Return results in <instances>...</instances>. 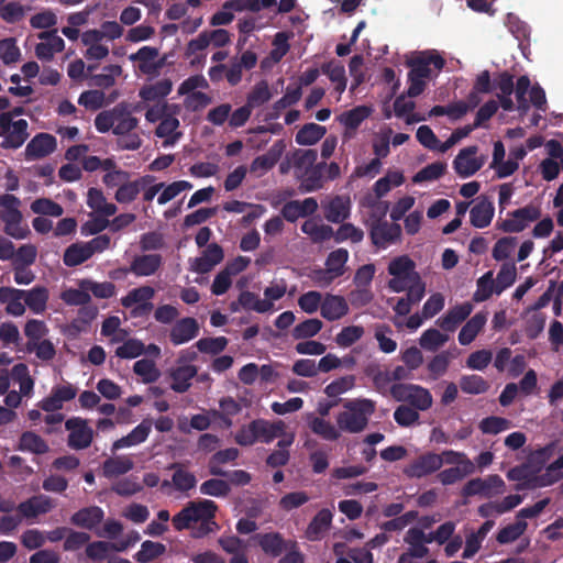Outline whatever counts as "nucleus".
Returning <instances> with one entry per match:
<instances>
[{"label":"nucleus","mask_w":563,"mask_h":563,"mask_svg":"<svg viewBox=\"0 0 563 563\" xmlns=\"http://www.w3.org/2000/svg\"><path fill=\"white\" fill-rule=\"evenodd\" d=\"M217 510V504L210 499L189 501L173 517L172 523L176 531L191 529L192 537L203 538L219 529L214 520Z\"/></svg>","instance_id":"obj_1"},{"label":"nucleus","mask_w":563,"mask_h":563,"mask_svg":"<svg viewBox=\"0 0 563 563\" xmlns=\"http://www.w3.org/2000/svg\"><path fill=\"white\" fill-rule=\"evenodd\" d=\"M272 98V92L266 80H261L254 85L252 90L246 97V104L253 110L268 102Z\"/></svg>","instance_id":"obj_52"},{"label":"nucleus","mask_w":563,"mask_h":563,"mask_svg":"<svg viewBox=\"0 0 563 563\" xmlns=\"http://www.w3.org/2000/svg\"><path fill=\"white\" fill-rule=\"evenodd\" d=\"M158 48L152 46H143L136 53L130 55L132 62H139V69L143 74H154L162 67L163 63H155L154 59L158 57Z\"/></svg>","instance_id":"obj_28"},{"label":"nucleus","mask_w":563,"mask_h":563,"mask_svg":"<svg viewBox=\"0 0 563 563\" xmlns=\"http://www.w3.org/2000/svg\"><path fill=\"white\" fill-rule=\"evenodd\" d=\"M409 67L407 96L416 98L420 96L426 87L427 79L431 77V66L437 71H441L445 66V59L437 49H426L416 52L410 58L406 60Z\"/></svg>","instance_id":"obj_2"},{"label":"nucleus","mask_w":563,"mask_h":563,"mask_svg":"<svg viewBox=\"0 0 563 563\" xmlns=\"http://www.w3.org/2000/svg\"><path fill=\"white\" fill-rule=\"evenodd\" d=\"M132 468L133 462L126 456L109 457L102 464V474L107 478H112L126 474Z\"/></svg>","instance_id":"obj_44"},{"label":"nucleus","mask_w":563,"mask_h":563,"mask_svg":"<svg viewBox=\"0 0 563 563\" xmlns=\"http://www.w3.org/2000/svg\"><path fill=\"white\" fill-rule=\"evenodd\" d=\"M390 396L399 402L419 411H427L432 407L433 397L430 390L417 384L395 383L389 388Z\"/></svg>","instance_id":"obj_5"},{"label":"nucleus","mask_w":563,"mask_h":563,"mask_svg":"<svg viewBox=\"0 0 563 563\" xmlns=\"http://www.w3.org/2000/svg\"><path fill=\"white\" fill-rule=\"evenodd\" d=\"M371 114V109L366 106H357L349 111L341 113L338 118L339 122L347 130L345 136L351 137L364 120Z\"/></svg>","instance_id":"obj_31"},{"label":"nucleus","mask_w":563,"mask_h":563,"mask_svg":"<svg viewBox=\"0 0 563 563\" xmlns=\"http://www.w3.org/2000/svg\"><path fill=\"white\" fill-rule=\"evenodd\" d=\"M103 517L104 512L100 507L90 506L75 512L70 520L77 527L92 530L103 520Z\"/></svg>","instance_id":"obj_29"},{"label":"nucleus","mask_w":563,"mask_h":563,"mask_svg":"<svg viewBox=\"0 0 563 563\" xmlns=\"http://www.w3.org/2000/svg\"><path fill=\"white\" fill-rule=\"evenodd\" d=\"M125 549H126L125 543L117 545L114 543H109L106 541H95L87 545L86 554L91 560L101 561L108 556L109 552H111V551L122 552Z\"/></svg>","instance_id":"obj_48"},{"label":"nucleus","mask_w":563,"mask_h":563,"mask_svg":"<svg viewBox=\"0 0 563 563\" xmlns=\"http://www.w3.org/2000/svg\"><path fill=\"white\" fill-rule=\"evenodd\" d=\"M517 277V268L514 262L504 263L497 274L495 280L497 286V295H500L505 289L510 287Z\"/></svg>","instance_id":"obj_64"},{"label":"nucleus","mask_w":563,"mask_h":563,"mask_svg":"<svg viewBox=\"0 0 563 563\" xmlns=\"http://www.w3.org/2000/svg\"><path fill=\"white\" fill-rule=\"evenodd\" d=\"M165 552V544L146 540L141 544V549L134 554V560L139 563H148L159 558Z\"/></svg>","instance_id":"obj_50"},{"label":"nucleus","mask_w":563,"mask_h":563,"mask_svg":"<svg viewBox=\"0 0 563 563\" xmlns=\"http://www.w3.org/2000/svg\"><path fill=\"white\" fill-rule=\"evenodd\" d=\"M31 211L38 216L60 217L64 208L49 198H37L31 206Z\"/></svg>","instance_id":"obj_60"},{"label":"nucleus","mask_w":563,"mask_h":563,"mask_svg":"<svg viewBox=\"0 0 563 563\" xmlns=\"http://www.w3.org/2000/svg\"><path fill=\"white\" fill-rule=\"evenodd\" d=\"M19 448L22 451H29L35 454H44L48 451V445L45 440L32 431L22 433Z\"/></svg>","instance_id":"obj_56"},{"label":"nucleus","mask_w":563,"mask_h":563,"mask_svg":"<svg viewBox=\"0 0 563 563\" xmlns=\"http://www.w3.org/2000/svg\"><path fill=\"white\" fill-rule=\"evenodd\" d=\"M90 249L86 242L70 244L64 252L63 262L68 267L81 265L91 257Z\"/></svg>","instance_id":"obj_37"},{"label":"nucleus","mask_w":563,"mask_h":563,"mask_svg":"<svg viewBox=\"0 0 563 563\" xmlns=\"http://www.w3.org/2000/svg\"><path fill=\"white\" fill-rule=\"evenodd\" d=\"M162 265L163 256L161 254H142L133 257L130 271L137 277H148L155 275Z\"/></svg>","instance_id":"obj_17"},{"label":"nucleus","mask_w":563,"mask_h":563,"mask_svg":"<svg viewBox=\"0 0 563 563\" xmlns=\"http://www.w3.org/2000/svg\"><path fill=\"white\" fill-rule=\"evenodd\" d=\"M198 333L199 324L197 320L191 317H186L176 321L169 332V339L174 345H180L195 339Z\"/></svg>","instance_id":"obj_18"},{"label":"nucleus","mask_w":563,"mask_h":563,"mask_svg":"<svg viewBox=\"0 0 563 563\" xmlns=\"http://www.w3.org/2000/svg\"><path fill=\"white\" fill-rule=\"evenodd\" d=\"M325 166V162L317 164L313 168L305 170L303 177L300 184V190L302 192H312L322 187V168Z\"/></svg>","instance_id":"obj_53"},{"label":"nucleus","mask_w":563,"mask_h":563,"mask_svg":"<svg viewBox=\"0 0 563 563\" xmlns=\"http://www.w3.org/2000/svg\"><path fill=\"white\" fill-rule=\"evenodd\" d=\"M168 470H174L172 482L176 490L188 492L196 487L197 478L194 473L187 471L184 464L173 463Z\"/></svg>","instance_id":"obj_36"},{"label":"nucleus","mask_w":563,"mask_h":563,"mask_svg":"<svg viewBox=\"0 0 563 563\" xmlns=\"http://www.w3.org/2000/svg\"><path fill=\"white\" fill-rule=\"evenodd\" d=\"M323 327L321 320L312 318L298 323L291 331L295 340H305L317 335Z\"/></svg>","instance_id":"obj_61"},{"label":"nucleus","mask_w":563,"mask_h":563,"mask_svg":"<svg viewBox=\"0 0 563 563\" xmlns=\"http://www.w3.org/2000/svg\"><path fill=\"white\" fill-rule=\"evenodd\" d=\"M103 73L91 76V85L99 88H110L115 82V77L120 76L122 68L120 65H107Z\"/></svg>","instance_id":"obj_62"},{"label":"nucleus","mask_w":563,"mask_h":563,"mask_svg":"<svg viewBox=\"0 0 563 563\" xmlns=\"http://www.w3.org/2000/svg\"><path fill=\"white\" fill-rule=\"evenodd\" d=\"M332 512L323 508L312 518L306 530V537L311 541L322 539L323 533L332 523Z\"/></svg>","instance_id":"obj_33"},{"label":"nucleus","mask_w":563,"mask_h":563,"mask_svg":"<svg viewBox=\"0 0 563 563\" xmlns=\"http://www.w3.org/2000/svg\"><path fill=\"white\" fill-rule=\"evenodd\" d=\"M321 71L329 77V79L336 85L335 90L342 92L346 87V76L344 66L336 60L324 63L321 66Z\"/></svg>","instance_id":"obj_49"},{"label":"nucleus","mask_w":563,"mask_h":563,"mask_svg":"<svg viewBox=\"0 0 563 563\" xmlns=\"http://www.w3.org/2000/svg\"><path fill=\"white\" fill-rule=\"evenodd\" d=\"M172 80L168 78H164L154 84L143 86L139 91V96L143 101H157L158 103L161 100H163L166 96H168L172 92Z\"/></svg>","instance_id":"obj_32"},{"label":"nucleus","mask_w":563,"mask_h":563,"mask_svg":"<svg viewBox=\"0 0 563 563\" xmlns=\"http://www.w3.org/2000/svg\"><path fill=\"white\" fill-rule=\"evenodd\" d=\"M57 146L55 136L48 133L36 134L25 147L26 159H38L52 154Z\"/></svg>","instance_id":"obj_15"},{"label":"nucleus","mask_w":563,"mask_h":563,"mask_svg":"<svg viewBox=\"0 0 563 563\" xmlns=\"http://www.w3.org/2000/svg\"><path fill=\"white\" fill-rule=\"evenodd\" d=\"M155 295V290L151 286H141L128 292L126 296L121 298V305L124 308H131L137 303L133 309V316H143L153 309V303L150 301Z\"/></svg>","instance_id":"obj_14"},{"label":"nucleus","mask_w":563,"mask_h":563,"mask_svg":"<svg viewBox=\"0 0 563 563\" xmlns=\"http://www.w3.org/2000/svg\"><path fill=\"white\" fill-rule=\"evenodd\" d=\"M527 528L528 523L525 520H517L501 528L496 536V541L499 544L515 542L526 532Z\"/></svg>","instance_id":"obj_51"},{"label":"nucleus","mask_w":563,"mask_h":563,"mask_svg":"<svg viewBox=\"0 0 563 563\" xmlns=\"http://www.w3.org/2000/svg\"><path fill=\"white\" fill-rule=\"evenodd\" d=\"M133 372L142 378L144 384H152L161 376V372L156 367L154 361L148 358L136 361L133 365Z\"/></svg>","instance_id":"obj_58"},{"label":"nucleus","mask_w":563,"mask_h":563,"mask_svg":"<svg viewBox=\"0 0 563 563\" xmlns=\"http://www.w3.org/2000/svg\"><path fill=\"white\" fill-rule=\"evenodd\" d=\"M207 87H208V82H207L206 78L201 75H196V76H191V77L187 78L186 80H184L180 84V86L178 88V93L187 95L189 92H192L191 93L192 99L200 101L202 104H206L209 101L208 96L205 92L194 91V90L197 88H207Z\"/></svg>","instance_id":"obj_42"},{"label":"nucleus","mask_w":563,"mask_h":563,"mask_svg":"<svg viewBox=\"0 0 563 563\" xmlns=\"http://www.w3.org/2000/svg\"><path fill=\"white\" fill-rule=\"evenodd\" d=\"M472 305L464 302L450 309L444 316L438 319L439 327L448 332L454 331L460 323L467 319L472 312Z\"/></svg>","instance_id":"obj_26"},{"label":"nucleus","mask_w":563,"mask_h":563,"mask_svg":"<svg viewBox=\"0 0 563 563\" xmlns=\"http://www.w3.org/2000/svg\"><path fill=\"white\" fill-rule=\"evenodd\" d=\"M20 206L21 200L16 196L12 194L0 196V220L4 223V232L16 240L25 239L30 233L27 225H22L23 214Z\"/></svg>","instance_id":"obj_4"},{"label":"nucleus","mask_w":563,"mask_h":563,"mask_svg":"<svg viewBox=\"0 0 563 563\" xmlns=\"http://www.w3.org/2000/svg\"><path fill=\"white\" fill-rule=\"evenodd\" d=\"M443 465L442 455L428 452L408 464L404 473L410 478H422L439 471Z\"/></svg>","instance_id":"obj_12"},{"label":"nucleus","mask_w":563,"mask_h":563,"mask_svg":"<svg viewBox=\"0 0 563 563\" xmlns=\"http://www.w3.org/2000/svg\"><path fill=\"white\" fill-rule=\"evenodd\" d=\"M478 152L476 145L462 148L453 161V168L463 178L471 177L484 165V157H475Z\"/></svg>","instance_id":"obj_13"},{"label":"nucleus","mask_w":563,"mask_h":563,"mask_svg":"<svg viewBox=\"0 0 563 563\" xmlns=\"http://www.w3.org/2000/svg\"><path fill=\"white\" fill-rule=\"evenodd\" d=\"M154 177L146 175L140 177L136 180L129 181V179L122 184L115 191L114 198L119 203H130L136 199L140 191L145 188L146 185L152 183Z\"/></svg>","instance_id":"obj_27"},{"label":"nucleus","mask_w":563,"mask_h":563,"mask_svg":"<svg viewBox=\"0 0 563 563\" xmlns=\"http://www.w3.org/2000/svg\"><path fill=\"white\" fill-rule=\"evenodd\" d=\"M407 91L398 96L394 102V111L396 117L398 118H406V122L408 124L420 122L423 120L422 117H419L416 113H412V111L416 108V103L412 100H407Z\"/></svg>","instance_id":"obj_47"},{"label":"nucleus","mask_w":563,"mask_h":563,"mask_svg":"<svg viewBox=\"0 0 563 563\" xmlns=\"http://www.w3.org/2000/svg\"><path fill=\"white\" fill-rule=\"evenodd\" d=\"M49 291L45 286L36 285L24 290V303L33 313L41 314L47 308Z\"/></svg>","instance_id":"obj_30"},{"label":"nucleus","mask_w":563,"mask_h":563,"mask_svg":"<svg viewBox=\"0 0 563 563\" xmlns=\"http://www.w3.org/2000/svg\"><path fill=\"white\" fill-rule=\"evenodd\" d=\"M448 340V334L440 332L438 329L430 328L421 334L419 344L426 351L435 352L443 346Z\"/></svg>","instance_id":"obj_54"},{"label":"nucleus","mask_w":563,"mask_h":563,"mask_svg":"<svg viewBox=\"0 0 563 563\" xmlns=\"http://www.w3.org/2000/svg\"><path fill=\"white\" fill-rule=\"evenodd\" d=\"M65 428L69 431L67 445L73 450H85L90 446L93 440V430L88 421L80 417H73L66 420Z\"/></svg>","instance_id":"obj_10"},{"label":"nucleus","mask_w":563,"mask_h":563,"mask_svg":"<svg viewBox=\"0 0 563 563\" xmlns=\"http://www.w3.org/2000/svg\"><path fill=\"white\" fill-rule=\"evenodd\" d=\"M239 450L235 448H229L216 452L209 462V472L214 476H227L228 472L223 471L220 465L233 462L239 456Z\"/></svg>","instance_id":"obj_43"},{"label":"nucleus","mask_w":563,"mask_h":563,"mask_svg":"<svg viewBox=\"0 0 563 563\" xmlns=\"http://www.w3.org/2000/svg\"><path fill=\"white\" fill-rule=\"evenodd\" d=\"M258 545L264 553L273 558L279 556L287 549L284 538L278 532L258 534Z\"/></svg>","instance_id":"obj_41"},{"label":"nucleus","mask_w":563,"mask_h":563,"mask_svg":"<svg viewBox=\"0 0 563 563\" xmlns=\"http://www.w3.org/2000/svg\"><path fill=\"white\" fill-rule=\"evenodd\" d=\"M459 386L464 394L482 395L489 390L490 383L481 375L467 374L461 376Z\"/></svg>","instance_id":"obj_40"},{"label":"nucleus","mask_w":563,"mask_h":563,"mask_svg":"<svg viewBox=\"0 0 563 563\" xmlns=\"http://www.w3.org/2000/svg\"><path fill=\"white\" fill-rule=\"evenodd\" d=\"M23 331L27 338L25 346H30L32 343L44 340L49 330L43 320L30 319L25 322Z\"/></svg>","instance_id":"obj_59"},{"label":"nucleus","mask_w":563,"mask_h":563,"mask_svg":"<svg viewBox=\"0 0 563 563\" xmlns=\"http://www.w3.org/2000/svg\"><path fill=\"white\" fill-rule=\"evenodd\" d=\"M115 112L118 115H115L113 134L125 135L137 128L139 120L130 113L125 104L115 106Z\"/></svg>","instance_id":"obj_38"},{"label":"nucleus","mask_w":563,"mask_h":563,"mask_svg":"<svg viewBox=\"0 0 563 563\" xmlns=\"http://www.w3.org/2000/svg\"><path fill=\"white\" fill-rule=\"evenodd\" d=\"M53 508L52 499L45 495L33 496L16 507V511L21 519H33L38 515L46 514Z\"/></svg>","instance_id":"obj_19"},{"label":"nucleus","mask_w":563,"mask_h":563,"mask_svg":"<svg viewBox=\"0 0 563 563\" xmlns=\"http://www.w3.org/2000/svg\"><path fill=\"white\" fill-rule=\"evenodd\" d=\"M487 321L486 314L477 312L461 329L459 333V342L462 345L471 344L477 334L482 331Z\"/></svg>","instance_id":"obj_35"},{"label":"nucleus","mask_w":563,"mask_h":563,"mask_svg":"<svg viewBox=\"0 0 563 563\" xmlns=\"http://www.w3.org/2000/svg\"><path fill=\"white\" fill-rule=\"evenodd\" d=\"M344 410L336 416V424L341 431L360 433L364 431L369 418L375 413L376 402L368 398L345 399Z\"/></svg>","instance_id":"obj_3"},{"label":"nucleus","mask_w":563,"mask_h":563,"mask_svg":"<svg viewBox=\"0 0 563 563\" xmlns=\"http://www.w3.org/2000/svg\"><path fill=\"white\" fill-rule=\"evenodd\" d=\"M493 276V271H488L477 279V288L473 295V300L475 302L486 301L492 297L494 292L497 294V286Z\"/></svg>","instance_id":"obj_46"},{"label":"nucleus","mask_w":563,"mask_h":563,"mask_svg":"<svg viewBox=\"0 0 563 563\" xmlns=\"http://www.w3.org/2000/svg\"><path fill=\"white\" fill-rule=\"evenodd\" d=\"M255 420L258 440H261L264 443H271L274 439L285 433V422L282 420H277L274 422H271L265 419Z\"/></svg>","instance_id":"obj_39"},{"label":"nucleus","mask_w":563,"mask_h":563,"mask_svg":"<svg viewBox=\"0 0 563 563\" xmlns=\"http://www.w3.org/2000/svg\"><path fill=\"white\" fill-rule=\"evenodd\" d=\"M152 430V421L144 419L137 424L129 434L122 437L113 442L112 451H118L123 448L134 446L146 441Z\"/></svg>","instance_id":"obj_24"},{"label":"nucleus","mask_w":563,"mask_h":563,"mask_svg":"<svg viewBox=\"0 0 563 563\" xmlns=\"http://www.w3.org/2000/svg\"><path fill=\"white\" fill-rule=\"evenodd\" d=\"M321 316L328 321H335L349 313V305L340 295L327 294L322 299Z\"/></svg>","instance_id":"obj_23"},{"label":"nucleus","mask_w":563,"mask_h":563,"mask_svg":"<svg viewBox=\"0 0 563 563\" xmlns=\"http://www.w3.org/2000/svg\"><path fill=\"white\" fill-rule=\"evenodd\" d=\"M510 218L498 221L497 228L506 233H519L541 217V208L539 205L529 203L523 208H519L508 212Z\"/></svg>","instance_id":"obj_9"},{"label":"nucleus","mask_w":563,"mask_h":563,"mask_svg":"<svg viewBox=\"0 0 563 563\" xmlns=\"http://www.w3.org/2000/svg\"><path fill=\"white\" fill-rule=\"evenodd\" d=\"M27 121L19 119L11 121L9 114H0V135L3 141L0 146L4 150H18L29 137Z\"/></svg>","instance_id":"obj_8"},{"label":"nucleus","mask_w":563,"mask_h":563,"mask_svg":"<svg viewBox=\"0 0 563 563\" xmlns=\"http://www.w3.org/2000/svg\"><path fill=\"white\" fill-rule=\"evenodd\" d=\"M504 479L497 474H490L485 478L476 477L470 479L462 488V496L465 498L479 496L483 498H493L505 492Z\"/></svg>","instance_id":"obj_7"},{"label":"nucleus","mask_w":563,"mask_h":563,"mask_svg":"<svg viewBox=\"0 0 563 563\" xmlns=\"http://www.w3.org/2000/svg\"><path fill=\"white\" fill-rule=\"evenodd\" d=\"M387 271L393 276L388 280V288L395 292L405 291L409 282L419 279V273L416 272V263L407 255L391 260Z\"/></svg>","instance_id":"obj_6"},{"label":"nucleus","mask_w":563,"mask_h":563,"mask_svg":"<svg viewBox=\"0 0 563 563\" xmlns=\"http://www.w3.org/2000/svg\"><path fill=\"white\" fill-rule=\"evenodd\" d=\"M327 133V129L317 123L305 124L296 134V143L299 145H313Z\"/></svg>","instance_id":"obj_45"},{"label":"nucleus","mask_w":563,"mask_h":563,"mask_svg":"<svg viewBox=\"0 0 563 563\" xmlns=\"http://www.w3.org/2000/svg\"><path fill=\"white\" fill-rule=\"evenodd\" d=\"M240 305L247 310H254L260 313L267 312L273 308V302L260 299L254 292L242 291L239 296Z\"/></svg>","instance_id":"obj_63"},{"label":"nucleus","mask_w":563,"mask_h":563,"mask_svg":"<svg viewBox=\"0 0 563 563\" xmlns=\"http://www.w3.org/2000/svg\"><path fill=\"white\" fill-rule=\"evenodd\" d=\"M368 229L371 241L377 249L388 247L396 243L401 235L400 225L388 221H372Z\"/></svg>","instance_id":"obj_11"},{"label":"nucleus","mask_w":563,"mask_h":563,"mask_svg":"<svg viewBox=\"0 0 563 563\" xmlns=\"http://www.w3.org/2000/svg\"><path fill=\"white\" fill-rule=\"evenodd\" d=\"M351 200L349 197L335 196L324 206V217L329 222L341 223L350 217Z\"/></svg>","instance_id":"obj_25"},{"label":"nucleus","mask_w":563,"mask_h":563,"mask_svg":"<svg viewBox=\"0 0 563 563\" xmlns=\"http://www.w3.org/2000/svg\"><path fill=\"white\" fill-rule=\"evenodd\" d=\"M198 375V367L190 364L177 365L168 371L172 379L170 389L178 394L188 391L191 387V379Z\"/></svg>","instance_id":"obj_16"},{"label":"nucleus","mask_w":563,"mask_h":563,"mask_svg":"<svg viewBox=\"0 0 563 563\" xmlns=\"http://www.w3.org/2000/svg\"><path fill=\"white\" fill-rule=\"evenodd\" d=\"M286 148V144L283 140L276 141L266 154L257 156L253 159L250 165V172L256 173L262 172L266 173L271 170L280 159L284 151Z\"/></svg>","instance_id":"obj_20"},{"label":"nucleus","mask_w":563,"mask_h":563,"mask_svg":"<svg viewBox=\"0 0 563 563\" xmlns=\"http://www.w3.org/2000/svg\"><path fill=\"white\" fill-rule=\"evenodd\" d=\"M475 465L470 459H464L462 466L445 468L438 473V479L442 485H452L463 479L466 475L474 473Z\"/></svg>","instance_id":"obj_34"},{"label":"nucleus","mask_w":563,"mask_h":563,"mask_svg":"<svg viewBox=\"0 0 563 563\" xmlns=\"http://www.w3.org/2000/svg\"><path fill=\"white\" fill-rule=\"evenodd\" d=\"M0 303H5V312L13 317H21L25 312L24 289L0 287Z\"/></svg>","instance_id":"obj_21"},{"label":"nucleus","mask_w":563,"mask_h":563,"mask_svg":"<svg viewBox=\"0 0 563 563\" xmlns=\"http://www.w3.org/2000/svg\"><path fill=\"white\" fill-rule=\"evenodd\" d=\"M349 260L346 249H336L329 253L325 260V267L336 277H341L345 273V264Z\"/></svg>","instance_id":"obj_57"},{"label":"nucleus","mask_w":563,"mask_h":563,"mask_svg":"<svg viewBox=\"0 0 563 563\" xmlns=\"http://www.w3.org/2000/svg\"><path fill=\"white\" fill-rule=\"evenodd\" d=\"M310 430L327 441H336L340 438V431L329 421L320 417H314L309 421Z\"/></svg>","instance_id":"obj_55"},{"label":"nucleus","mask_w":563,"mask_h":563,"mask_svg":"<svg viewBox=\"0 0 563 563\" xmlns=\"http://www.w3.org/2000/svg\"><path fill=\"white\" fill-rule=\"evenodd\" d=\"M495 213L494 203L485 196H481L470 211L471 224L478 229L487 228Z\"/></svg>","instance_id":"obj_22"}]
</instances>
